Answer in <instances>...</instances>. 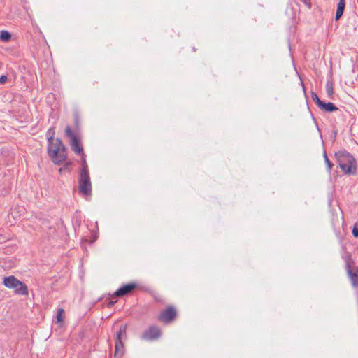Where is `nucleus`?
Listing matches in <instances>:
<instances>
[{
	"mask_svg": "<svg viewBox=\"0 0 358 358\" xmlns=\"http://www.w3.org/2000/svg\"><path fill=\"white\" fill-rule=\"evenodd\" d=\"M334 156L342 171L347 175H355L357 162L354 156L347 150L336 152Z\"/></svg>",
	"mask_w": 358,
	"mask_h": 358,
	"instance_id": "f257e3e1",
	"label": "nucleus"
},
{
	"mask_svg": "<svg viewBox=\"0 0 358 358\" xmlns=\"http://www.w3.org/2000/svg\"><path fill=\"white\" fill-rule=\"evenodd\" d=\"M48 154L53 163L62 164L67 157L66 148L60 138L48 142Z\"/></svg>",
	"mask_w": 358,
	"mask_h": 358,
	"instance_id": "f03ea898",
	"label": "nucleus"
},
{
	"mask_svg": "<svg viewBox=\"0 0 358 358\" xmlns=\"http://www.w3.org/2000/svg\"><path fill=\"white\" fill-rule=\"evenodd\" d=\"M345 270L353 287H358V266L355 267V261L348 254L345 257Z\"/></svg>",
	"mask_w": 358,
	"mask_h": 358,
	"instance_id": "7ed1b4c3",
	"label": "nucleus"
},
{
	"mask_svg": "<svg viewBox=\"0 0 358 358\" xmlns=\"http://www.w3.org/2000/svg\"><path fill=\"white\" fill-rule=\"evenodd\" d=\"M79 192L84 196H90L92 194V183L90 172H80L78 177Z\"/></svg>",
	"mask_w": 358,
	"mask_h": 358,
	"instance_id": "20e7f679",
	"label": "nucleus"
},
{
	"mask_svg": "<svg viewBox=\"0 0 358 358\" xmlns=\"http://www.w3.org/2000/svg\"><path fill=\"white\" fill-rule=\"evenodd\" d=\"M127 338V325L122 324L116 334L115 343V357H122L124 352L123 339Z\"/></svg>",
	"mask_w": 358,
	"mask_h": 358,
	"instance_id": "39448f33",
	"label": "nucleus"
},
{
	"mask_svg": "<svg viewBox=\"0 0 358 358\" xmlns=\"http://www.w3.org/2000/svg\"><path fill=\"white\" fill-rule=\"evenodd\" d=\"M178 316V311L173 306H168L158 315V320L164 324L173 322Z\"/></svg>",
	"mask_w": 358,
	"mask_h": 358,
	"instance_id": "423d86ee",
	"label": "nucleus"
},
{
	"mask_svg": "<svg viewBox=\"0 0 358 358\" xmlns=\"http://www.w3.org/2000/svg\"><path fill=\"white\" fill-rule=\"evenodd\" d=\"M65 135L70 140V145L71 150L76 154H80L83 152V147L80 144V141L76 136L75 133L71 130L70 126H66L65 129Z\"/></svg>",
	"mask_w": 358,
	"mask_h": 358,
	"instance_id": "0eeeda50",
	"label": "nucleus"
},
{
	"mask_svg": "<svg viewBox=\"0 0 358 358\" xmlns=\"http://www.w3.org/2000/svg\"><path fill=\"white\" fill-rule=\"evenodd\" d=\"M161 335V329L156 325H152L142 334L141 338L144 341H154L160 338Z\"/></svg>",
	"mask_w": 358,
	"mask_h": 358,
	"instance_id": "6e6552de",
	"label": "nucleus"
},
{
	"mask_svg": "<svg viewBox=\"0 0 358 358\" xmlns=\"http://www.w3.org/2000/svg\"><path fill=\"white\" fill-rule=\"evenodd\" d=\"M137 287V284L136 282H131L126 285H122L117 290H116L113 295L110 296L111 298L113 297H122L127 296L129 294H131L134 289Z\"/></svg>",
	"mask_w": 358,
	"mask_h": 358,
	"instance_id": "1a4fd4ad",
	"label": "nucleus"
},
{
	"mask_svg": "<svg viewBox=\"0 0 358 358\" xmlns=\"http://www.w3.org/2000/svg\"><path fill=\"white\" fill-rule=\"evenodd\" d=\"M3 285L9 289L17 288V285L20 284V280L17 279L14 275L5 277L3 279Z\"/></svg>",
	"mask_w": 358,
	"mask_h": 358,
	"instance_id": "9d476101",
	"label": "nucleus"
},
{
	"mask_svg": "<svg viewBox=\"0 0 358 358\" xmlns=\"http://www.w3.org/2000/svg\"><path fill=\"white\" fill-rule=\"evenodd\" d=\"M318 108L322 111L327 113H332L338 110V108L331 102L325 103L322 101Z\"/></svg>",
	"mask_w": 358,
	"mask_h": 358,
	"instance_id": "9b49d317",
	"label": "nucleus"
},
{
	"mask_svg": "<svg viewBox=\"0 0 358 358\" xmlns=\"http://www.w3.org/2000/svg\"><path fill=\"white\" fill-rule=\"evenodd\" d=\"M345 8V0H339L337 5L335 20L338 21L342 17Z\"/></svg>",
	"mask_w": 358,
	"mask_h": 358,
	"instance_id": "f8f14e48",
	"label": "nucleus"
},
{
	"mask_svg": "<svg viewBox=\"0 0 358 358\" xmlns=\"http://www.w3.org/2000/svg\"><path fill=\"white\" fill-rule=\"evenodd\" d=\"M21 285H17V288L15 289V293L19 295L27 296L29 294L27 286L22 281H20Z\"/></svg>",
	"mask_w": 358,
	"mask_h": 358,
	"instance_id": "ddd939ff",
	"label": "nucleus"
},
{
	"mask_svg": "<svg viewBox=\"0 0 358 358\" xmlns=\"http://www.w3.org/2000/svg\"><path fill=\"white\" fill-rule=\"evenodd\" d=\"M81 155V169L80 170V172H90L88 169V165L86 160V155L84 153L79 154Z\"/></svg>",
	"mask_w": 358,
	"mask_h": 358,
	"instance_id": "4468645a",
	"label": "nucleus"
},
{
	"mask_svg": "<svg viewBox=\"0 0 358 358\" xmlns=\"http://www.w3.org/2000/svg\"><path fill=\"white\" fill-rule=\"evenodd\" d=\"M11 34L6 30H3L0 32V40L3 42H8L11 39Z\"/></svg>",
	"mask_w": 358,
	"mask_h": 358,
	"instance_id": "2eb2a0df",
	"label": "nucleus"
},
{
	"mask_svg": "<svg viewBox=\"0 0 358 358\" xmlns=\"http://www.w3.org/2000/svg\"><path fill=\"white\" fill-rule=\"evenodd\" d=\"M326 92L329 97H331L334 94V83L331 80H328L326 83Z\"/></svg>",
	"mask_w": 358,
	"mask_h": 358,
	"instance_id": "dca6fc26",
	"label": "nucleus"
},
{
	"mask_svg": "<svg viewBox=\"0 0 358 358\" xmlns=\"http://www.w3.org/2000/svg\"><path fill=\"white\" fill-rule=\"evenodd\" d=\"M45 135H46V138H47L48 142L55 141L56 138H54V136H55V127H50L47 131Z\"/></svg>",
	"mask_w": 358,
	"mask_h": 358,
	"instance_id": "f3484780",
	"label": "nucleus"
},
{
	"mask_svg": "<svg viewBox=\"0 0 358 358\" xmlns=\"http://www.w3.org/2000/svg\"><path fill=\"white\" fill-rule=\"evenodd\" d=\"M323 157H324V159L325 164H326V165L327 166V171L329 172H331V169H332V167L334 166V164L328 158L327 152H326L325 150L323 152Z\"/></svg>",
	"mask_w": 358,
	"mask_h": 358,
	"instance_id": "a211bd4d",
	"label": "nucleus"
},
{
	"mask_svg": "<svg viewBox=\"0 0 358 358\" xmlns=\"http://www.w3.org/2000/svg\"><path fill=\"white\" fill-rule=\"evenodd\" d=\"M64 313V310L63 308H58L57 313V321L58 322H61L63 321Z\"/></svg>",
	"mask_w": 358,
	"mask_h": 358,
	"instance_id": "6ab92c4d",
	"label": "nucleus"
},
{
	"mask_svg": "<svg viewBox=\"0 0 358 358\" xmlns=\"http://www.w3.org/2000/svg\"><path fill=\"white\" fill-rule=\"evenodd\" d=\"M311 96H312L313 101L315 102V103L318 107L322 101H321L320 99V98L317 96V94L315 92H311Z\"/></svg>",
	"mask_w": 358,
	"mask_h": 358,
	"instance_id": "aec40b11",
	"label": "nucleus"
},
{
	"mask_svg": "<svg viewBox=\"0 0 358 358\" xmlns=\"http://www.w3.org/2000/svg\"><path fill=\"white\" fill-rule=\"evenodd\" d=\"M72 163L71 162H66L62 167H60L59 169V172L62 173L64 170H71Z\"/></svg>",
	"mask_w": 358,
	"mask_h": 358,
	"instance_id": "412c9836",
	"label": "nucleus"
},
{
	"mask_svg": "<svg viewBox=\"0 0 358 358\" xmlns=\"http://www.w3.org/2000/svg\"><path fill=\"white\" fill-rule=\"evenodd\" d=\"M74 124L76 129L80 128V117L77 113L74 114Z\"/></svg>",
	"mask_w": 358,
	"mask_h": 358,
	"instance_id": "4be33fe9",
	"label": "nucleus"
},
{
	"mask_svg": "<svg viewBox=\"0 0 358 358\" xmlns=\"http://www.w3.org/2000/svg\"><path fill=\"white\" fill-rule=\"evenodd\" d=\"M352 235L354 237L357 238L358 237V222H356L353 226L352 231Z\"/></svg>",
	"mask_w": 358,
	"mask_h": 358,
	"instance_id": "5701e85b",
	"label": "nucleus"
},
{
	"mask_svg": "<svg viewBox=\"0 0 358 358\" xmlns=\"http://www.w3.org/2000/svg\"><path fill=\"white\" fill-rule=\"evenodd\" d=\"M301 1L304 3L308 9L312 8V3L310 0H301Z\"/></svg>",
	"mask_w": 358,
	"mask_h": 358,
	"instance_id": "b1692460",
	"label": "nucleus"
},
{
	"mask_svg": "<svg viewBox=\"0 0 358 358\" xmlns=\"http://www.w3.org/2000/svg\"><path fill=\"white\" fill-rule=\"evenodd\" d=\"M8 78L6 75H2L0 76V84L3 85L6 83Z\"/></svg>",
	"mask_w": 358,
	"mask_h": 358,
	"instance_id": "393cba45",
	"label": "nucleus"
},
{
	"mask_svg": "<svg viewBox=\"0 0 358 358\" xmlns=\"http://www.w3.org/2000/svg\"><path fill=\"white\" fill-rule=\"evenodd\" d=\"M116 302H117V300H115V301H110L108 303V304H107V307L108 308H111Z\"/></svg>",
	"mask_w": 358,
	"mask_h": 358,
	"instance_id": "a878e982",
	"label": "nucleus"
},
{
	"mask_svg": "<svg viewBox=\"0 0 358 358\" xmlns=\"http://www.w3.org/2000/svg\"><path fill=\"white\" fill-rule=\"evenodd\" d=\"M301 85H302V87H303V91L305 92V86H304L303 83V81H302V80L301 81Z\"/></svg>",
	"mask_w": 358,
	"mask_h": 358,
	"instance_id": "bb28decb",
	"label": "nucleus"
},
{
	"mask_svg": "<svg viewBox=\"0 0 358 358\" xmlns=\"http://www.w3.org/2000/svg\"><path fill=\"white\" fill-rule=\"evenodd\" d=\"M155 301H160V299H159V298L156 297V296L155 297Z\"/></svg>",
	"mask_w": 358,
	"mask_h": 358,
	"instance_id": "cd10ccee",
	"label": "nucleus"
},
{
	"mask_svg": "<svg viewBox=\"0 0 358 358\" xmlns=\"http://www.w3.org/2000/svg\"><path fill=\"white\" fill-rule=\"evenodd\" d=\"M192 50H193V51H194V52H196V48H195V47H193V48H192Z\"/></svg>",
	"mask_w": 358,
	"mask_h": 358,
	"instance_id": "c85d7f7f",
	"label": "nucleus"
}]
</instances>
